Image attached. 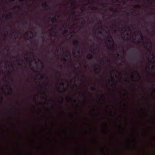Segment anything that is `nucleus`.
<instances>
[{
  "instance_id": "obj_1",
  "label": "nucleus",
  "mask_w": 155,
  "mask_h": 155,
  "mask_svg": "<svg viewBox=\"0 0 155 155\" xmlns=\"http://www.w3.org/2000/svg\"><path fill=\"white\" fill-rule=\"evenodd\" d=\"M73 43L74 45L75 46V49H78L77 51V53L78 54H80V52L79 51V48H78V45L79 44V41L77 40H76L74 41Z\"/></svg>"
},
{
  "instance_id": "obj_2",
  "label": "nucleus",
  "mask_w": 155,
  "mask_h": 155,
  "mask_svg": "<svg viewBox=\"0 0 155 155\" xmlns=\"http://www.w3.org/2000/svg\"><path fill=\"white\" fill-rule=\"evenodd\" d=\"M108 41L110 43V46H112L111 47H108L107 48L108 49H112L114 47V41L113 39H112L111 40H108Z\"/></svg>"
},
{
  "instance_id": "obj_3",
  "label": "nucleus",
  "mask_w": 155,
  "mask_h": 155,
  "mask_svg": "<svg viewBox=\"0 0 155 155\" xmlns=\"http://www.w3.org/2000/svg\"><path fill=\"white\" fill-rule=\"evenodd\" d=\"M96 66H97V68H96V67H95V71H97V73H98L99 72H100L101 71V68L99 64H96Z\"/></svg>"
},
{
  "instance_id": "obj_4",
  "label": "nucleus",
  "mask_w": 155,
  "mask_h": 155,
  "mask_svg": "<svg viewBox=\"0 0 155 155\" xmlns=\"http://www.w3.org/2000/svg\"><path fill=\"white\" fill-rule=\"evenodd\" d=\"M29 34V31H27L25 32V34L27 35V37H28V39H30L32 38L33 35V34L32 32H31V36H28V35Z\"/></svg>"
},
{
  "instance_id": "obj_5",
  "label": "nucleus",
  "mask_w": 155,
  "mask_h": 155,
  "mask_svg": "<svg viewBox=\"0 0 155 155\" xmlns=\"http://www.w3.org/2000/svg\"><path fill=\"white\" fill-rule=\"evenodd\" d=\"M6 19H10L12 18V13L11 12L9 14H7L5 17Z\"/></svg>"
},
{
  "instance_id": "obj_6",
  "label": "nucleus",
  "mask_w": 155,
  "mask_h": 155,
  "mask_svg": "<svg viewBox=\"0 0 155 155\" xmlns=\"http://www.w3.org/2000/svg\"><path fill=\"white\" fill-rule=\"evenodd\" d=\"M9 90L10 91V92H8V94L10 95H13L14 94L12 92V87L10 86H9Z\"/></svg>"
},
{
  "instance_id": "obj_7",
  "label": "nucleus",
  "mask_w": 155,
  "mask_h": 155,
  "mask_svg": "<svg viewBox=\"0 0 155 155\" xmlns=\"http://www.w3.org/2000/svg\"><path fill=\"white\" fill-rule=\"evenodd\" d=\"M42 5L43 7H49L48 4L46 2H43Z\"/></svg>"
},
{
  "instance_id": "obj_8",
  "label": "nucleus",
  "mask_w": 155,
  "mask_h": 155,
  "mask_svg": "<svg viewBox=\"0 0 155 155\" xmlns=\"http://www.w3.org/2000/svg\"><path fill=\"white\" fill-rule=\"evenodd\" d=\"M123 29L124 30H125V31H129L130 30V28L129 27H123Z\"/></svg>"
},
{
  "instance_id": "obj_9",
  "label": "nucleus",
  "mask_w": 155,
  "mask_h": 155,
  "mask_svg": "<svg viewBox=\"0 0 155 155\" xmlns=\"http://www.w3.org/2000/svg\"><path fill=\"white\" fill-rule=\"evenodd\" d=\"M57 21V19L56 18V16H55L54 18H53L51 19V22L52 23H54L55 22H56Z\"/></svg>"
},
{
  "instance_id": "obj_10",
  "label": "nucleus",
  "mask_w": 155,
  "mask_h": 155,
  "mask_svg": "<svg viewBox=\"0 0 155 155\" xmlns=\"http://www.w3.org/2000/svg\"><path fill=\"white\" fill-rule=\"evenodd\" d=\"M75 12L74 11L72 12L71 15L73 16V18L75 19H76V17L75 16Z\"/></svg>"
},
{
  "instance_id": "obj_11",
  "label": "nucleus",
  "mask_w": 155,
  "mask_h": 155,
  "mask_svg": "<svg viewBox=\"0 0 155 155\" xmlns=\"http://www.w3.org/2000/svg\"><path fill=\"white\" fill-rule=\"evenodd\" d=\"M88 59H91L93 57V55L91 54H88L86 57Z\"/></svg>"
},
{
  "instance_id": "obj_12",
  "label": "nucleus",
  "mask_w": 155,
  "mask_h": 155,
  "mask_svg": "<svg viewBox=\"0 0 155 155\" xmlns=\"http://www.w3.org/2000/svg\"><path fill=\"white\" fill-rule=\"evenodd\" d=\"M76 0H74L70 3V5L72 6L76 4Z\"/></svg>"
},
{
  "instance_id": "obj_13",
  "label": "nucleus",
  "mask_w": 155,
  "mask_h": 155,
  "mask_svg": "<svg viewBox=\"0 0 155 155\" xmlns=\"http://www.w3.org/2000/svg\"><path fill=\"white\" fill-rule=\"evenodd\" d=\"M141 6L140 5H134L133 7L134 8H140L141 7Z\"/></svg>"
},
{
  "instance_id": "obj_14",
  "label": "nucleus",
  "mask_w": 155,
  "mask_h": 155,
  "mask_svg": "<svg viewBox=\"0 0 155 155\" xmlns=\"http://www.w3.org/2000/svg\"><path fill=\"white\" fill-rule=\"evenodd\" d=\"M107 4L106 3H103L101 5L103 8H105L106 7Z\"/></svg>"
},
{
  "instance_id": "obj_15",
  "label": "nucleus",
  "mask_w": 155,
  "mask_h": 155,
  "mask_svg": "<svg viewBox=\"0 0 155 155\" xmlns=\"http://www.w3.org/2000/svg\"><path fill=\"white\" fill-rule=\"evenodd\" d=\"M51 101L53 103H54V104H56V102L55 100L54 99H52L51 100Z\"/></svg>"
},
{
  "instance_id": "obj_16",
  "label": "nucleus",
  "mask_w": 155,
  "mask_h": 155,
  "mask_svg": "<svg viewBox=\"0 0 155 155\" xmlns=\"http://www.w3.org/2000/svg\"><path fill=\"white\" fill-rule=\"evenodd\" d=\"M110 11L112 12H118V10L117 9H115L114 10L112 8H111L110 9Z\"/></svg>"
},
{
  "instance_id": "obj_17",
  "label": "nucleus",
  "mask_w": 155,
  "mask_h": 155,
  "mask_svg": "<svg viewBox=\"0 0 155 155\" xmlns=\"http://www.w3.org/2000/svg\"><path fill=\"white\" fill-rule=\"evenodd\" d=\"M92 10L98 9V8L96 7H93L91 8Z\"/></svg>"
},
{
  "instance_id": "obj_18",
  "label": "nucleus",
  "mask_w": 155,
  "mask_h": 155,
  "mask_svg": "<svg viewBox=\"0 0 155 155\" xmlns=\"http://www.w3.org/2000/svg\"><path fill=\"white\" fill-rule=\"evenodd\" d=\"M78 93L79 94H82V95L83 96V97H84L86 98V97H85V95L83 93H82V92H78Z\"/></svg>"
},
{
  "instance_id": "obj_19",
  "label": "nucleus",
  "mask_w": 155,
  "mask_h": 155,
  "mask_svg": "<svg viewBox=\"0 0 155 155\" xmlns=\"http://www.w3.org/2000/svg\"><path fill=\"white\" fill-rule=\"evenodd\" d=\"M40 75L41 77H40V78L41 79H44L45 76L44 75H43L42 74H39Z\"/></svg>"
},
{
  "instance_id": "obj_20",
  "label": "nucleus",
  "mask_w": 155,
  "mask_h": 155,
  "mask_svg": "<svg viewBox=\"0 0 155 155\" xmlns=\"http://www.w3.org/2000/svg\"><path fill=\"white\" fill-rule=\"evenodd\" d=\"M6 33H7L6 34H5V35H4L5 36V38L4 39V40H5L6 39V37H7V34H8V31H6Z\"/></svg>"
},
{
  "instance_id": "obj_21",
  "label": "nucleus",
  "mask_w": 155,
  "mask_h": 155,
  "mask_svg": "<svg viewBox=\"0 0 155 155\" xmlns=\"http://www.w3.org/2000/svg\"><path fill=\"white\" fill-rule=\"evenodd\" d=\"M66 99L67 100H69V101H71V98L69 96L67 97Z\"/></svg>"
},
{
  "instance_id": "obj_22",
  "label": "nucleus",
  "mask_w": 155,
  "mask_h": 155,
  "mask_svg": "<svg viewBox=\"0 0 155 155\" xmlns=\"http://www.w3.org/2000/svg\"><path fill=\"white\" fill-rule=\"evenodd\" d=\"M150 54L153 57L154 56V54L152 52H151V50H150Z\"/></svg>"
},
{
  "instance_id": "obj_23",
  "label": "nucleus",
  "mask_w": 155,
  "mask_h": 155,
  "mask_svg": "<svg viewBox=\"0 0 155 155\" xmlns=\"http://www.w3.org/2000/svg\"><path fill=\"white\" fill-rule=\"evenodd\" d=\"M85 7H83L82 8H81L80 9V10L82 11V12H83L84 10H85Z\"/></svg>"
},
{
  "instance_id": "obj_24",
  "label": "nucleus",
  "mask_w": 155,
  "mask_h": 155,
  "mask_svg": "<svg viewBox=\"0 0 155 155\" xmlns=\"http://www.w3.org/2000/svg\"><path fill=\"white\" fill-rule=\"evenodd\" d=\"M37 60H38V62H42V61H41V60L39 59H34V61H36Z\"/></svg>"
},
{
  "instance_id": "obj_25",
  "label": "nucleus",
  "mask_w": 155,
  "mask_h": 155,
  "mask_svg": "<svg viewBox=\"0 0 155 155\" xmlns=\"http://www.w3.org/2000/svg\"><path fill=\"white\" fill-rule=\"evenodd\" d=\"M67 31H68V30L67 29H66V30H64L63 31V34H66L67 33Z\"/></svg>"
},
{
  "instance_id": "obj_26",
  "label": "nucleus",
  "mask_w": 155,
  "mask_h": 155,
  "mask_svg": "<svg viewBox=\"0 0 155 155\" xmlns=\"http://www.w3.org/2000/svg\"><path fill=\"white\" fill-rule=\"evenodd\" d=\"M134 9H132L131 10H130V12L131 13V14H133L134 13Z\"/></svg>"
},
{
  "instance_id": "obj_27",
  "label": "nucleus",
  "mask_w": 155,
  "mask_h": 155,
  "mask_svg": "<svg viewBox=\"0 0 155 155\" xmlns=\"http://www.w3.org/2000/svg\"><path fill=\"white\" fill-rule=\"evenodd\" d=\"M112 26H113V28H115H115H118V27H117V26H116V25H114V24H113V25H112Z\"/></svg>"
},
{
  "instance_id": "obj_28",
  "label": "nucleus",
  "mask_w": 155,
  "mask_h": 155,
  "mask_svg": "<svg viewBox=\"0 0 155 155\" xmlns=\"http://www.w3.org/2000/svg\"><path fill=\"white\" fill-rule=\"evenodd\" d=\"M81 24L83 26H84L85 25V23L84 22L82 21L81 22Z\"/></svg>"
},
{
  "instance_id": "obj_29",
  "label": "nucleus",
  "mask_w": 155,
  "mask_h": 155,
  "mask_svg": "<svg viewBox=\"0 0 155 155\" xmlns=\"http://www.w3.org/2000/svg\"><path fill=\"white\" fill-rule=\"evenodd\" d=\"M137 72V73L138 77L139 78H140V77H141L140 75L139 74V72Z\"/></svg>"
},
{
  "instance_id": "obj_30",
  "label": "nucleus",
  "mask_w": 155,
  "mask_h": 155,
  "mask_svg": "<svg viewBox=\"0 0 155 155\" xmlns=\"http://www.w3.org/2000/svg\"><path fill=\"white\" fill-rule=\"evenodd\" d=\"M54 34L52 35L53 36H56V32L55 31H54Z\"/></svg>"
},
{
  "instance_id": "obj_31",
  "label": "nucleus",
  "mask_w": 155,
  "mask_h": 155,
  "mask_svg": "<svg viewBox=\"0 0 155 155\" xmlns=\"http://www.w3.org/2000/svg\"><path fill=\"white\" fill-rule=\"evenodd\" d=\"M4 49L5 51H7V52L8 51V50L7 48H5Z\"/></svg>"
},
{
  "instance_id": "obj_32",
  "label": "nucleus",
  "mask_w": 155,
  "mask_h": 155,
  "mask_svg": "<svg viewBox=\"0 0 155 155\" xmlns=\"http://www.w3.org/2000/svg\"><path fill=\"white\" fill-rule=\"evenodd\" d=\"M0 98L2 100H3V97L2 96H1L0 97Z\"/></svg>"
},
{
  "instance_id": "obj_33",
  "label": "nucleus",
  "mask_w": 155,
  "mask_h": 155,
  "mask_svg": "<svg viewBox=\"0 0 155 155\" xmlns=\"http://www.w3.org/2000/svg\"><path fill=\"white\" fill-rule=\"evenodd\" d=\"M11 68L12 69H14V66L13 65H11Z\"/></svg>"
},
{
  "instance_id": "obj_34",
  "label": "nucleus",
  "mask_w": 155,
  "mask_h": 155,
  "mask_svg": "<svg viewBox=\"0 0 155 155\" xmlns=\"http://www.w3.org/2000/svg\"><path fill=\"white\" fill-rule=\"evenodd\" d=\"M63 26H67V24L66 23H64L63 24Z\"/></svg>"
},
{
  "instance_id": "obj_35",
  "label": "nucleus",
  "mask_w": 155,
  "mask_h": 155,
  "mask_svg": "<svg viewBox=\"0 0 155 155\" xmlns=\"http://www.w3.org/2000/svg\"><path fill=\"white\" fill-rule=\"evenodd\" d=\"M16 7H17V8L19 9H21V7L20 6H16Z\"/></svg>"
},
{
  "instance_id": "obj_36",
  "label": "nucleus",
  "mask_w": 155,
  "mask_h": 155,
  "mask_svg": "<svg viewBox=\"0 0 155 155\" xmlns=\"http://www.w3.org/2000/svg\"><path fill=\"white\" fill-rule=\"evenodd\" d=\"M81 19L83 21H84V18H81Z\"/></svg>"
},
{
  "instance_id": "obj_37",
  "label": "nucleus",
  "mask_w": 155,
  "mask_h": 155,
  "mask_svg": "<svg viewBox=\"0 0 155 155\" xmlns=\"http://www.w3.org/2000/svg\"><path fill=\"white\" fill-rule=\"evenodd\" d=\"M63 60L64 61H67L66 59V58H63Z\"/></svg>"
},
{
  "instance_id": "obj_38",
  "label": "nucleus",
  "mask_w": 155,
  "mask_h": 155,
  "mask_svg": "<svg viewBox=\"0 0 155 155\" xmlns=\"http://www.w3.org/2000/svg\"><path fill=\"white\" fill-rule=\"evenodd\" d=\"M70 53L69 52H66V55H68V54H69Z\"/></svg>"
},
{
  "instance_id": "obj_39",
  "label": "nucleus",
  "mask_w": 155,
  "mask_h": 155,
  "mask_svg": "<svg viewBox=\"0 0 155 155\" xmlns=\"http://www.w3.org/2000/svg\"><path fill=\"white\" fill-rule=\"evenodd\" d=\"M131 76L132 78L134 77V75L132 73L131 74Z\"/></svg>"
},
{
  "instance_id": "obj_40",
  "label": "nucleus",
  "mask_w": 155,
  "mask_h": 155,
  "mask_svg": "<svg viewBox=\"0 0 155 155\" xmlns=\"http://www.w3.org/2000/svg\"><path fill=\"white\" fill-rule=\"evenodd\" d=\"M97 38L99 39H101V37H99L98 36H97Z\"/></svg>"
},
{
  "instance_id": "obj_41",
  "label": "nucleus",
  "mask_w": 155,
  "mask_h": 155,
  "mask_svg": "<svg viewBox=\"0 0 155 155\" xmlns=\"http://www.w3.org/2000/svg\"><path fill=\"white\" fill-rule=\"evenodd\" d=\"M73 54H74V55H75L76 54V53L74 51L73 52Z\"/></svg>"
},
{
  "instance_id": "obj_42",
  "label": "nucleus",
  "mask_w": 155,
  "mask_h": 155,
  "mask_svg": "<svg viewBox=\"0 0 155 155\" xmlns=\"http://www.w3.org/2000/svg\"><path fill=\"white\" fill-rule=\"evenodd\" d=\"M18 0L20 2H22L24 1V0Z\"/></svg>"
},
{
  "instance_id": "obj_43",
  "label": "nucleus",
  "mask_w": 155,
  "mask_h": 155,
  "mask_svg": "<svg viewBox=\"0 0 155 155\" xmlns=\"http://www.w3.org/2000/svg\"><path fill=\"white\" fill-rule=\"evenodd\" d=\"M58 89L59 91H60V88L59 87H58Z\"/></svg>"
},
{
  "instance_id": "obj_44",
  "label": "nucleus",
  "mask_w": 155,
  "mask_h": 155,
  "mask_svg": "<svg viewBox=\"0 0 155 155\" xmlns=\"http://www.w3.org/2000/svg\"><path fill=\"white\" fill-rule=\"evenodd\" d=\"M13 58H16V59H17V57L16 56H13Z\"/></svg>"
},
{
  "instance_id": "obj_45",
  "label": "nucleus",
  "mask_w": 155,
  "mask_h": 155,
  "mask_svg": "<svg viewBox=\"0 0 155 155\" xmlns=\"http://www.w3.org/2000/svg\"><path fill=\"white\" fill-rule=\"evenodd\" d=\"M98 32L100 34H101L102 33L101 31L100 30Z\"/></svg>"
},
{
  "instance_id": "obj_46",
  "label": "nucleus",
  "mask_w": 155,
  "mask_h": 155,
  "mask_svg": "<svg viewBox=\"0 0 155 155\" xmlns=\"http://www.w3.org/2000/svg\"><path fill=\"white\" fill-rule=\"evenodd\" d=\"M61 84L62 85H64V83L63 82H61Z\"/></svg>"
},
{
  "instance_id": "obj_47",
  "label": "nucleus",
  "mask_w": 155,
  "mask_h": 155,
  "mask_svg": "<svg viewBox=\"0 0 155 155\" xmlns=\"http://www.w3.org/2000/svg\"><path fill=\"white\" fill-rule=\"evenodd\" d=\"M76 61L77 62H79L80 60H76Z\"/></svg>"
},
{
  "instance_id": "obj_48",
  "label": "nucleus",
  "mask_w": 155,
  "mask_h": 155,
  "mask_svg": "<svg viewBox=\"0 0 155 155\" xmlns=\"http://www.w3.org/2000/svg\"><path fill=\"white\" fill-rule=\"evenodd\" d=\"M117 57H119V54H117Z\"/></svg>"
},
{
  "instance_id": "obj_49",
  "label": "nucleus",
  "mask_w": 155,
  "mask_h": 155,
  "mask_svg": "<svg viewBox=\"0 0 155 155\" xmlns=\"http://www.w3.org/2000/svg\"><path fill=\"white\" fill-rule=\"evenodd\" d=\"M7 63H8V62H7V63H5V65H7Z\"/></svg>"
},
{
  "instance_id": "obj_50",
  "label": "nucleus",
  "mask_w": 155,
  "mask_h": 155,
  "mask_svg": "<svg viewBox=\"0 0 155 155\" xmlns=\"http://www.w3.org/2000/svg\"><path fill=\"white\" fill-rule=\"evenodd\" d=\"M81 29L82 28L83 29H84L85 28L84 27H82V28H80Z\"/></svg>"
},
{
  "instance_id": "obj_51",
  "label": "nucleus",
  "mask_w": 155,
  "mask_h": 155,
  "mask_svg": "<svg viewBox=\"0 0 155 155\" xmlns=\"http://www.w3.org/2000/svg\"><path fill=\"white\" fill-rule=\"evenodd\" d=\"M16 34H18V32H15Z\"/></svg>"
},
{
  "instance_id": "obj_52",
  "label": "nucleus",
  "mask_w": 155,
  "mask_h": 155,
  "mask_svg": "<svg viewBox=\"0 0 155 155\" xmlns=\"http://www.w3.org/2000/svg\"><path fill=\"white\" fill-rule=\"evenodd\" d=\"M15 0H10L11 2H14Z\"/></svg>"
},
{
  "instance_id": "obj_53",
  "label": "nucleus",
  "mask_w": 155,
  "mask_h": 155,
  "mask_svg": "<svg viewBox=\"0 0 155 155\" xmlns=\"http://www.w3.org/2000/svg\"><path fill=\"white\" fill-rule=\"evenodd\" d=\"M133 87H134V88H136V87L135 86H133Z\"/></svg>"
},
{
  "instance_id": "obj_54",
  "label": "nucleus",
  "mask_w": 155,
  "mask_h": 155,
  "mask_svg": "<svg viewBox=\"0 0 155 155\" xmlns=\"http://www.w3.org/2000/svg\"><path fill=\"white\" fill-rule=\"evenodd\" d=\"M39 52L41 53H42V51H39Z\"/></svg>"
},
{
  "instance_id": "obj_55",
  "label": "nucleus",
  "mask_w": 155,
  "mask_h": 155,
  "mask_svg": "<svg viewBox=\"0 0 155 155\" xmlns=\"http://www.w3.org/2000/svg\"><path fill=\"white\" fill-rule=\"evenodd\" d=\"M124 32H123L122 33V34L121 35H124Z\"/></svg>"
},
{
  "instance_id": "obj_56",
  "label": "nucleus",
  "mask_w": 155,
  "mask_h": 155,
  "mask_svg": "<svg viewBox=\"0 0 155 155\" xmlns=\"http://www.w3.org/2000/svg\"><path fill=\"white\" fill-rule=\"evenodd\" d=\"M21 61H22V62H23L24 60L22 59H21Z\"/></svg>"
},
{
  "instance_id": "obj_57",
  "label": "nucleus",
  "mask_w": 155,
  "mask_h": 155,
  "mask_svg": "<svg viewBox=\"0 0 155 155\" xmlns=\"http://www.w3.org/2000/svg\"><path fill=\"white\" fill-rule=\"evenodd\" d=\"M61 98L62 100H63V98L62 97H61Z\"/></svg>"
},
{
  "instance_id": "obj_58",
  "label": "nucleus",
  "mask_w": 155,
  "mask_h": 155,
  "mask_svg": "<svg viewBox=\"0 0 155 155\" xmlns=\"http://www.w3.org/2000/svg\"><path fill=\"white\" fill-rule=\"evenodd\" d=\"M93 87H91V90L92 89H93Z\"/></svg>"
},
{
  "instance_id": "obj_59",
  "label": "nucleus",
  "mask_w": 155,
  "mask_h": 155,
  "mask_svg": "<svg viewBox=\"0 0 155 155\" xmlns=\"http://www.w3.org/2000/svg\"><path fill=\"white\" fill-rule=\"evenodd\" d=\"M25 23L27 25V22H26H26H25Z\"/></svg>"
},
{
  "instance_id": "obj_60",
  "label": "nucleus",
  "mask_w": 155,
  "mask_h": 155,
  "mask_svg": "<svg viewBox=\"0 0 155 155\" xmlns=\"http://www.w3.org/2000/svg\"><path fill=\"white\" fill-rule=\"evenodd\" d=\"M123 53L124 54L125 53L124 51H123Z\"/></svg>"
},
{
  "instance_id": "obj_61",
  "label": "nucleus",
  "mask_w": 155,
  "mask_h": 155,
  "mask_svg": "<svg viewBox=\"0 0 155 155\" xmlns=\"http://www.w3.org/2000/svg\"><path fill=\"white\" fill-rule=\"evenodd\" d=\"M46 97H43V99H46Z\"/></svg>"
},
{
  "instance_id": "obj_62",
  "label": "nucleus",
  "mask_w": 155,
  "mask_h": 155,
  "mask_svg": "<svg viewBox=\"0 0 155 155\" xmlns=\"http://www.w3.org/2000/svg\"><path fill=\"white\" fill-rule=\"evenodd\" d=\"M18 65H21V64L20 63H18Z\"/></svg>"
},
{
  "instance_id": "obj_63",
  "label": "nucleus",
  "mask_w": 155,
  "mask_h": 155,
  "mask_svg": "<svg viewBox=\"0 0 155 155\" xmlns=\"http://www.w3.org/2000/svg\"><path fill=\"white\" fill-rule=\"evenodd\" d=\"M46 79H47L48 78V77L47 76H46Z\"/></svg>"
},
{
  "instance_id": "obj_64",
  "label": "nucleus",
  "mask_w": 155,
  "mask_h": 155,
  "mask_svg": "<svg viewBox=\"0 0 155 155\" xmlns=\"http://www.w3.org/2000/svg\"><path fill=\"white\" fill-rule=\"evenodd\" d=\"M124 105L125 106H126V104L124 103Z\"/></svg>"
}]
</instances>
